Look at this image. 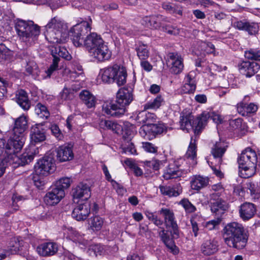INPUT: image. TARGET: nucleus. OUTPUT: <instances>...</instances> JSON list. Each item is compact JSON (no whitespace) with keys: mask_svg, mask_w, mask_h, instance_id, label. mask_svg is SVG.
I'll return each instance as SVG.
<instances>
[{"mask_svg":"<svg viewBox=\"0 0 260 260\" xmlns=\"http://www.w3.org/2000/svg\"><path fill=\"white\" fill-rule=\"evenodd\" d=\"M123 137L128 141L131 140L134 135L133 129L134 126L128 121L123 122Z\"/></svg>","mask_w":260,"mask_h":260,"instance_id":"obj_46","label":"nucleus"},{"mask_svg":"<svg viewBox=\"0 0 260 260\" xmlns=\"http://www.w3.org/2000/svg\"><path fill=\"white\" fill-rule=\"evenodd\" d=\"M25 198L19 195L17 193H14L12 197V207L15 211H17L19 209V205L21 202L25 200Z\"/></svg>","mask_w":260,"mask_h":260,"instance_id":"obj_52","label":"nucleus"},{"mask_svg":"<svg viewBox=\"0 0 260 260\" xmlns=\"http://www.w3.org/2000/svg\"><path fill=\"white\" fill-rule=\"evenodd\" d=\"M162 8L169 14L175 15H182V7L177 4H171L169 2H164L162 4Z\"/></svg>","mask_w":260,"mask_h":260,"instance_id":"obj_40","label":"nucleus"},{"mask_svg":"<svg viewBox=\"0 0 260 260\" xmlns=\"http://www.w3.org/2000/svg\"><path fill=\"white\" fill-rule=\"evenodd\" d=\"M36 250L41 256H51L57 252L58 246L54 242H45L38 245Z\"/></svg>","mask_w":260,"mask_h":260,"instance_id":"obj_23","label":"nucleus"},{"mask_svg":"<svg viewBox=\"0 0 260 260\" xmlns=\"http://www.w3.org/2000/svg\"><path fill=\"white\" fill-rule=\"evenodd\" d=\"M104 220L99 216H95L90 219V226L93 231H99L102 228Z\"/></svg>","mask_w":260,"mask_h":260,"instance_id":"obj_47","label":"nucleus"},{"mask_svg":"<svg viewBox=\"0 0 260 260\" xmlns=\"http://www.w3.org/2000/svg\"><path fill=\"white\" fill-rule=\"evenodd\" d=\"M1 150L2 152H5L6 156L3 159H0V177L4 175L9 165H14V167L24 166L31 162L39 153L38 149L34 145L29 146L26 148L25 151L20 155L17 153L9 154L6 151V148H2Z\"/></svg>","mask_w":260,"mask_h":260,"instance_id":"obj_5","label":"nucleus"},{"mask_svg":"<svg viewBox=\"0 0 260 260\" xmlns=\"http://www.w3.org/2000/svg\"><path fill=\"white\" fill-rule=\"evenodd\" d=\"M255 213L256 208L252 203L246 202L240 207V216L243 220H248L251 218Z\"/></svg>","mask_w":260,"mask_h":260,"instance_id":"obj_28","label":"nucleus"},{"mask_svg":"<svg viewBox=\"0 0 260 260\" xmlns=\"http://www.w3.org/2000/svg\"><path fill=\"white\" fill-rule=\"evenodd\" d=\"M15 56L19 59L28 60L29 52L26 49H20L16 52Z\"/></svg>","mask_w":260,"mask_h":260,"instance_id":"obj_58","label":"nucleus"},{"mask_svg":"<svg viewBox=\"0 0 260 260\" xmlns=\"http://www.w3.org/2000/svg\"><path fill=\"white\" fill-rule=\"evenodd\" d=\"M50 130L52 134L58 139L61 140L63 138V135L61 133L58 126L56 124H52L50 126Z\"/></svg>","mask_w":260,"mask_h":260,"instance_id":"obj_59","label":"nucleus"},{"mask_svg":"<svg viewBox=\"0 0 260 260\" xmlns=\"http://www.w3.org/2000/svg\"><path fill=\"white\" fill-rule=\"evenodd\" d=\"M210 167L212 169L214 174L218 177L222 178L223 177V174L220 171V165L221 164H218L217 162L215 161V162L213 161H208Z\"/></svg>","mask_w":260,"mask_h":260,"instance_id":"obj_54","label":"nucleus"},{"mask_svg":"<svg viewBox=\"0 0 260 260\" xmlns=\"http://www.w3.org/2000/svg\"><path fill=\"white\" fill-rule=\"evenodd\" d=\"M90 29L89 23L83 21L74 25L70 31V36L74 45L76 47H80L83 44L89 52L103 41L101 37L96 33L92 32L87 35Z\"/></svg>","mask_w":260,"mask_h":260,"instance_id":"obj_2","label":"nucleus"},{"mask_svg":"<svg viewBox=\"0 0 260 260\" xmlns=\"http://www.w3.org/2000/svg\"><path fill=\"white\" fill-rule=\"evenodd\" d=\"M60 96L61 99L68 100L71 98L72 90L70 88L64 87L62 91L60 93Z\"/></svg>","mask_w":260,"mask_h":260,"instance_id":"obj_62","label":"nucleus"},{"mask_svg":"<svg viewBox=\"0 0 260 260\" xmlns=\"http://www.w3.org/2000/svg\"><path fill=\"white\" fill-rule=\"evenodd\" d=\"M161 18L160 15L147 16L142 18L141 23L148 28L158 29L161 26Z\"/></svg>","mask_w":260,"mask_h":260,"instance_id":"obj_31","label":"nucleus"},{"mask_svg":"<svg viewBox=\"0 0 260 260\" xmlns=\"http://www.w3.org/2000/svg\"><path fill=\"white\" fill-rule=\"evenodd\" d=\"M74 199H82L87 201L90 197V188L86 184L80 183L72 189Z\"/></svg>","mask_w":260,"mask_h":260,"instance_id":"obj_22","label":"nucleus"},{"mask_svg":"<svg viewBox=\"0 0 260 260\" xmlns=\"http://www.w3.org/2000/svg\"><path fill=\"white\" fill-rule=\"evenodd\" d=\"M16 101L20 107L24 111L28 110L31 106L27 92L23 89L18 90L16 93Z\"/></svg>","mask_w":260,"mask_h":260,"instance_id":"obj_30","label":"nucleus"},{"mask_svg":"<svg viewBox=\"0 0 260 260\" xmlns=\"http://www.w3.org/2000/svg\"><path fill=\"white\" fill-rule=\"evenodd\" d=\"M79 96L81 100L88 108L94 107L96 103L95 97L89 91L83 90L80 92Z\"/></svg>","mask_w":260,"mask_h":260,"instance_id":"obj_41","label":"nucleus"},{"mask_svg":"<svg viewBox=\"0 0 260 260\" xmlns=\"http://www.w3.org/2000/svg\"><path fill=\"white\" fill-rule=\"evenodd\" d=\"M90 212V206L88 202L79 204L73 210L72 216L78 221L84 220Z\"/></svg>","mask_w":260,"mask_h":260,"instance_id":"obj_20","label":"nucleus"},{"mask_svg":"<svg viewBox=\"0 0 260 260\" xmlns=\"http://www.w3.org/2000/svg\"><path fill=\"white\" fill-rule=\"evenodd\" d=\"M234 26L239 30H245L250 35L257 34L259 26L256 23L248 21L246 20L238 21L234 23Z\"/></svg>","mask_w":260,"mask_h":260,"instance_id":"obj_24","label":"nucleus"},{"mask_svg":"<svg viewBox=\"0 0 260 260\" xmlns=\"http://www.w3.org/2000/svg\"><path fill=\"white\" fill-rule=\"evenodd\" d=\"M209 181L208 177L201 175L193 176L190 181L191 187L193 190L199 191L207 186Z\"/></svg>","mask_w":260,"mask_h":260,"instance_id":"obj_29","label":"nucleus"},{"mask_svg":"<svg viewBox=\"0 0 260 260\" xmlns=\"http://www.w3.org/2000/svg\"><path fill=\"white\" fill-rule=\"evenodd\" d=\"M163 30L168 34L177 35L179 33V29L171 25H166L162 27Z\"/></svg>","mask_w":260,"mask_h":260,"instance_id":"obj_61","label":"nucleus"},{"mask_svg":"<svg viewBox=\"0 0 260 260\" xmlns=\"http://www.w3.org/2000/svg\"><path fill=\"white\" fill-rule=\"evenodd\" d=\"M164 100L161 96H157L153 100L147 102L144 105V109H156L164 103Z\"/></svg>","mask_w":260,"mask_h":260,"instance_id":"obj_45","label":"nucleus"},{"mask_svg":"<svg viewBox=\"0 0 260 260\" xmlns=\"http://www.w3.org/2000/svg\"><path fill=\"white\" fill-rule=\"evenodd\" d=\"M218 242L215 240H206L201 246V251L205 255H210L218 250Z\"/></svg>","mask_w":260,"mask_h":260,"instance_id":"obj_34","label":"nucleus"},{"mask_svg":"<svg viewBox=\"0 0 260 260\" xmlns=\"http://www.w3.org/2000/svg\"><path fill=\"white\" fill-rule=\"evenodd\" d=\"M64 235H67V238L75 243H78L79 245H82L84 246L88 244V241L84 240L82 236L76 231L74 230L72 228L65 229L64 230Z\"/></svg>","mask_w":260,"mask_h":260,"instance_id":"obj_32","label":"nucleus"},{"mask_svg":"<svg viewBox=\"0 0 260 260\" xmlns=\"http://www.w3.org/2000/svg\"><path fill=\"white\" fill-rule=\"evenodd\" d=\"M209 118L217 124L221 123L222 122V119L218 114L214 112L204 111L200 116L197 117V120L196 121V123L198 124V128H203L207 124V121Z\"/></svg>","mask_w":260,"mask_h":260,"instance_id":"obj_16","label":"nucleus"},{"mask_svg":"<svg viewBox=\"0 0 260 260\" xmlns=\"http://www.w3.org/2000/svg\"><path fill=\"white\" fill-rule=\"evenodd\" d=\"M142 147L144 149L148 152L155 153L157 150V148L156 147L149 142H143Z\"/></svg>","mask_w":260,"mask_h":260,"instance_id":"obj_60","label":"nucleus"},{"mask_svg":"<svg viewBox=\"0 0 260 260\" xmlns=\"http://www.w3.org/2000/svg\"><path fill=\"white\" fill-rule=\"evenodd\" d=\"M55 151L57 159L60 162L70 161L74 157L73 146L71 144L61 145L57 148Z\"/></svg>","mask_w":260,"mask_h":260,"instance_id":"obj_19","label":"nucleus"},{"mask_svg":"<svg viewBox=\"0 0 260 260\" xmlns=\"http://www.w3.org/2000/svg\"><path fill=\"white\" fill-rule=\"evenodd\" d=\"M72 180L71 178L68 177L62 178L56 181L55 186L58 188L62 189L64 191L65 189L68 188L71 185Z\"/></svg>","mask_w":260,"mask_h":260,"instance_id":"obj_49","label":"nucleus"},{"mask_svg":"<svg viewBox=\"0 0 260 260\" xmlns=\"http://www.w3.org/2000/svg\"><path fill=\"white\" fill-rule=\"evenodd\" d=\"M15 28L20 39L25 42L34 41L40 33L39 26L32 21L17 19L15 21Z\"/></svg>","mask_w":260,"mask_h":260,"instance_id":"obj_9","label":"nucleus"},{"mask_svg":"<svg viewBox=\"0 0 260 260\" xmlns=\"http://www.w3.org/2000/svg\"><path fill=\"white\" fill-rule=\"evenodd\" d=\"M137 55L141 60H145L149 57L147 47L144 45H140L137 49Z\"/></svg>","mask_w":260,"mask_h":260,"instance_id":"obj_50","label":"nucleus"},{"mask_svg":"<svg viewBox=\"0 0 260 260\" xmlns=\"http://www.w3.org/2000/svg\"><path fill=\"white\" fill-rule=\"evenodd\" d=\"M169 61L171 63V70L175 74L180 73L183 69V59L177 53H171L169 54Z\"/></svg>","mask_w":260,"mask_h":260,"instance_id":"obj_27","label":"nucleus"},{"mask_svg":"<svg viewBox=\"0 0 260 260\" xmlns=\"http://www.w3.org/2000/svg\"><path fill=\"white\" fill-rule=\"evenodd\" d=\"M160 161L156 159H152L150 161H145L144 164L145 166L153 169L154 170L159 169Z\"/></svg>","mask_w":260,"mask_h":260,"instance_id":"obj_56","label":"nucleus"},{"mask_svg":"<svg viewBox=\"0 0 260 260\" xmlns=\"http://www.w3.org/2000/svg\"><path fill=\"white\" fill-rule=\"evenodd\" d=\"M160 192L169 197H177L182 192V188L180 184L173 186H159Z\"/></svg>","mask_w":260,"mask_h":260,"instance_id":"obj_37","label":"nucleus"},{"mask_svg":"<svg viewBox=\"0 0 260 260\" xmlns=\"http://www.w3.org/2000/svg\"><path fill=\"white\" fill-rule=\"evenodd\" d=\"M240 72L247 77H251L260 69L258 63L254 61H245L238 64Z\"/></svg>","mask_w":260,"mask_h":260,"instance_id":"obj_18","label":"nucleus"},{"mask_svg":"<svg viewBox=\"0 0 260 260\" xmlns=\"http://www.w3.org/2000/svg\"><path fill=\"white\" fill-rule=\"evenodd\" d=\"M214 201L211 203V210L213 213L216 214H221L223 213L225 210L224 202L221 199L213 200Z\"/></svg>","mask_w":260,"mask_h":260,"instance_id":"obj_44","label":"nucleus"},{"mask_svg":"<svg viewBox=\"0 0 260 260\" xmlns=\"http://www.w3.org/2000/svg\"><path fill=\"white\" fill-rule=\"evenodd\" d=\"M64 196V191L54 186L46 193L44 197V200L46 204L53 206L58 204Z\"/></svg>","mask_w":260,"mask_h":260,"instance_id":"obj_15","label":"nucleus"},{"mask_svg":"<svg viewBox=\"0 0 260 260\" xmlns=\"http://www.w3.org/2000/svg\"><path fill=\"white\" fill-rule=\"evenodd\" d=\"M211 189L214 191L217 192V193H212L210 195L211 200H215V198H218L220 196V194L224 190L223 186L220 183L212 185Z\"/></svg>","mask_w":260,"mask_h":260,"instance_id":"obj_53","label":"nucleus"},{"mask_svg":"<svg viewBox=\"0 0 260 260\" xmlns=\"http://www.w3.org/2000/svg\"><path fill=\"white\" fill-rule=\"evenodd\" d=\"M221 219L217 218L206 222L205 227L209 230H212L221 222Z\"/></svg>","mask_w":260,"mask_h":260,"instance_id":"obj_57","label":"nucleus"},{"mask_svg":"<svg viewBox=\"0 0 260 260\" xmlns=\"http://www.w3.org/2000/svg\"><path fill=\"white\" fill-rule=\"evenodd\" d=\"M51 52L52 56L53 57L52 63L46 71L47 76L49 77L51 76L54 71L58 69V63L60 61V57L63 58L67 60H70L72 58L71 55L70 54L67 49L63 47L58 45V44L51 47Z\"/></svg>","mask_w":260,"mask_h":260,"instance_id":"obj_10","label":"nucleus"},{"mask_svg":"<svg viewBox=\"0 0 260 260\" xmlns=\"http://www.w3.org/2000/svg\"><path fill=\"white\" fill-rule=\"evenodd\" d=\"M27 248V244L24 243L22 240L15 237L11 239L9 245V250L11 254H16L19 251L25 250Z\"/></svg>","mask_w":260,"mask_h":260,"instance_id":"obj_33","label":"nucleus"},{"mask_svg":"<svg viewBox=\"0 0 260 260\" xmlns=\"http://www.w3.org/2000/svg\"><path fill=\"white\" fill-rule=\"evenodd\" d=\"M55 160L51 154L46 155L38 160L35 166V172L39 176H47L55 170Z\"/></svg>","mask_w":260,"mask_h":260,"instance_id":"obj_11","label":"nucleus"},{"mask_svg":"<svg viewBox=\"0 0 260 260\" xmlns=\"http://www.w3.org/2000/svg\"><path fill=\"white\" fill-rule=\"evenodd\" d=\"M35 111L38 116L43 119H47L50 116V112L47 107L40 103L36 105Z\"/></svg>","mask_w":260,"mask_h":260,"instance_id":"obj_43","label":"nucleus"},{"mask_svg":"<svg viewBox=\"0 0 260 260\" xmlns=\"http://www.w3.org/2000/svg\"><path fill=\"white\" fill-rule=\"evenodd\" d=\"M27 128L28 117L22 114L15 120L12 135L7 143L5 139H0V149L6 148V151L9 154H18L24 144L26 140L24 132Z\"/></svg>","mask_w":260,"mask_h":260,"instance_id":"obj_1","label":"nucleus"},{"mask_svg":"<svg viewBox=\"0 0 260 260\" xmlns=\"http://www.w3.org/2000/svg\"><path fill=\"white\" fill-rule=\"evenodd\" d=\"M228 145L224 141H219L214 143L211 147V153L214 159L218 164H221L222 157L225 153Z\"/></svg>","mask_w":260,"mask_h":260,"instance_id":"obj_21","label":"nucleus"},{"mask_svg":"<svg viewBox=\"0 0 260 260\" xmlns=\"http://www.w3.org/2000/svg\"><path fill=\"white\" fill-rule=\"evenodd\" d=\"M194 72H190L185 77L184 84L181 88V90L184 93H192L196 89V80Z\"/></svg>","mask_w":260,"mask_h":260,"instance_id":"obj_26","label":"nucleus"},{"mask_svg":"<svg viewBox=\"0 0 260 260\" xmlns=\"http://www.w3.org/2000/svg\"><path fill=\"white\" fill-rule=\"evenodd\" d=\"M244 56L248 59L260 61V50L250 49L245 51Z\"/></svg>","mask_w":260,"mask_h":260,"instance_id":"obj_48","label":"nucleus"},{"mask_svg":"<svg viewBox=\"0 0 260 260\" xmlns=\"http://www.w3.org/2000/svg\"><path fill=\"white\" fill-rule=\"evenodd\" d=\"M246 187L248 189L251 194L256 193L258 190V186L252 182H248L246 184Z\"/></svg>","mask_w":260,"mask_h":260,"instance_id":"obj_64","label":"nucleus"},{"mask_svg":"<svg viewBox=\"0 0 260 260\" xmlns=\"http://www.w3.org/2000/svg\"><path fill=\"white\" fill-rule=\"evenodd\" d=\"M30 136L31 141L35 143L41 142L46 139L44 129L39 124L31 127Z\"/></svg>","mask_w":260,"mask_h":260,"instance_id":"obj_35","label":"nucleus"},{"mask_svg":"<svg viewBox=\"0 0 260 260\" xmlns=\"http://www.w3.org/2000/svg\"><path fill=\"white\" fill-rule=\"evenodd\" d=\"M89 53L100 61L108 60L111 56V52L104 41L98 47L92 49Z\"/></svg>","mask_w":260,"mask_h":260,"instance_id":"obj_17","label":"nucleus"},{"mask_svg":"<svg viewBox=\"0 0 260 260\" xmlns=\"http://www.w3.org/2000/svg\"><path fill=\"white\" fill-rule=\"evenodd\" d=\"M45 29V38L50 43L56 44L64 43L69 36L66 24L56 17L48 22Z\"/></svg>","mask_w":260,"mask_h":260,"instance_id":"obj_6","label":"nucleus"},{"mask_svg":"<svg viewBox=\"0 0 260 260\" xmlns=\"http://www.w3.org/2000/svg\"><path fill=\"white\" fill-rule=\"evenodd\" d=\"M100 124L102 128L111 130L117 134L120 133L123 129L122 125L115 121L108 120H101Z\"/></svg>","mask_w":260,"mask_h":260,"instance_id":"obj_39","label":"nucleus"},{"mask_svg":"<svg viewBox=\"0 0 260 260\" xmlns=\"http://www.w3.org/2000/svg\"><path fill=\"white\" fill-rule=\"evenodd\" d=\"M237 110L238 112L243 116H248V104L241 102L237 105Z\"/></svg>","mask_w":260,"mask_h":260,"instance_id":"obj_55","label":"nucleus"},{"mask_svg":"<svg viewBox=\"0 0 260 260\" xmlns=\"http://www.w3.org/2000/svg\"><path fill=\"white\" fill-rule=\"evenodd\" d=\"M99 76L104 83H116L118 86H121L126 83L127 72L123 67L114 64L101 69Z\"/></svg>","mask_w":260,"mask_h":260,"instance_id":"obj_8","label":"nucleus"},{"mask_svg":"<svg viewBox=\"0 0 260 260\" xmlns=\"http://www.w3.org/2000/svg\"><path fill=\"white\" fill-rule=\"evenodd\" d=\"M185 157L191 161L190 164L193 167L197 164V146L195 140L191 138L189 145L185 154Z\"/></svg>","mask_w":260,"mask_h":260,"instance_id":"obj_38","label":"nucleus"},{"mask_svg":"<svg viewBox=\"0 0 260 260\" xmlns=\"http://www.w3.org/2000/svg\"><path fill=\"white\" fill-rule=\"evenodd\" d=\"M197 120V118L193 119L192 115L190 114L186 115L185 116L182 115L180 116V124L181 129L184 130H188L191 128H194V131L200 132V131L203 129V128H198V124L196 121Z\"/></svg>","mask_w":260,"mask_h":260,"instance_id":"obj_25","label":"nucleus"},{"mask_svg":"<svg viewBox=\"0 0 260 260\" xmlns=\"http://www.w3.org/2000/svg\"><path fill=\"white\" fill-rule=\"evenodd\" d=\"M189 172H190V169L182 170L179 168L178 162L173 161L172 163H170L164 170L162 177L165 180L175 179Z\"/></svg>","mask_w":260,"mask_h":260,"instance_id":"obj_14","label":"nucleus"},{"mask_svg":"<svg viewBox=\"0 0 260 260\" xmlns=\"http://www.w3.org/2000/svg\"><path fill=\"white\" fill-rule=\"evenodd\" d=\"M164 219V223L167 229L170 230V232L174 238L179 237V230L174 213L173 210L168 208H161L159 211Z\"/></svg>","mask_w":260,"mask_h":260,"instance_id":"obj_12","label":"nucleus"},{"mask_svg":"<svg viewBox=\"0 0 260 260\" xmlns=\"http://www.w3.org/2000/svg\"><path fill=\"white\" fill-rule=\"evenodd\" d=\"M132 88L120 89L116 94L115 103L106 102L102 106V113L107 116L120 117L125 112V107L133 100Z\"/></svg>","mask_w":260,"mask_h":260,"instance_id":"obj_4","label":"nucleus"},{"mask_svg":"<svg viewBox=\"0 0 260 260\" xmlns=\"http://www.w3.org/2000/svg\"><path fill=\"white\" fill-rule=\"evenodd\" d=\"M150 116L149 113L147 114L145 111H142L138 114L137 118L139 122L146 123L148 120V117Z\"/></svg>","mask_w":260,"mask_h":260,"instance_id":"obj_63","label":"nucleus"},{"mask_svg":"<svg viewBox=\"0 0 260 260\" xmlns=\"http://www.w3.org/2000/svg\"><path fill=\"white\" fill-rule=\"evenodd\" d=\"M179 204L182 206L187 213H193L196 211V207L187 199H183L181 200Z\"/></svg>","mask_w":260,"mask_h":260,"instance_id":"obj_51","label":"nucleus"},{"mask_svg":"<svg viewBox=\"0 0 260 260\" xmlns=\"http://www.w3.org/2000/svg\"><path fill=\"white\" fill-rule=\"evenodd\" d=\"M160 238L166 246L170 250V251L174 254L178 253L179 250L176 246L175 245L174 242L172 238L168 233V231L162 229L159 233Z\"/></svg>","mask_w":260,"mask_h":260,"instance_id":"obj_36","label":"nucleus"},{"mask_svg":"<svg viewBox=\"0 0 260 260\" xmlns=\"http://www.w3.org/2000/svg\"><path fill=\"white\" fill-rule=\"evenodd\" d=\"M222 237L224 243L229 247L242 249L247 245L249 233L242 224L232 222L223 228Z\"/></svg>","mask_w":260,"mask_h":260,"instance_id":"obj_3","label":"nucleus"},{"mask_svg":"<svg viewBox=\"0 0 260 260\" xmlns=\"http://www.w3.org/2000/svg\"><path fill=\"white\" fill-rule=\"evenodd\" d=\"M238 162L241 177L249 178L255 173L257 156L251 149L247 148L243 151L238 158Z\"/></svg>","mask_w":260,"mask_h":260,"instance_id":"obj_7","label":"nucleus"},{"mask_svg":"<svg viewBox=\"0 0 260 260\" xmlns=\"http://www.w3.org/2000/svg\"><path fill=\"white\" fill-rule=\"evenodd\" d=\"M25 71L28 75H31L34 78L38 76L40 72L37 63L34 60L30 59L26 61Z\"/></svg>","mask_w":260,"mask_h":260,"instance_id":"obj_42","label":"nucleus"},{"mask_svg":"<svg viewBox=\"0 0 260 260\" xmlns=\"http://www.w3.org/2000/svg\"><path fill=\"white\" fill-rule=\"evenodd\" d=\"M164 130V126L162 124L147 123L140 128L139 133L142 137L151 140L155 138L156 135L162 133Z\"/></svg>","mask_w":260,"mask_h":260,"instance_id":"obj_13","label":"nucleus"}]
</instances>
